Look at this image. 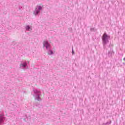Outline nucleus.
<instances>
[{
    "instance_id": "20e7f679",
    "label": "nucleus",
    "mask_w": 125,
    "mask_h": 125,
    "mask_svg": "<svg viewBox=\"0 0 125 125\" xmlns=\"http://www.w3.org/2000/svg\"><path fill=\"white\" fill-rule=\"evenodd\" d=\"M48 54H53V52L52 51H49Z\"/></svg>"
},
{
    "instance_id": "0eeeda50",
    "label": "nucleus",
    "mask_w": 125,
    "mask_h": 125,
    "mask_svg": "<svg viewBox=\"0 0 125 125\" xmlns=\"http://www.w3.org/2000/svg\"><path fill=\"white\" fill-rule=\"evenodd\" d=\"M72 53H73V54H74V51H72Z\"/></svg>"
},
{
    "instance_id": "7ed1b4c3",
    "label": "nucleus",
    "mask_w": 125,
    "mask_h": 125,
    "mask_svg": "<svg viewBox=\"0 0 125 125\" xmlns=\"http://www.w3.org/2000/svg\"><path fill=\"white\" fill-rule=\"evenodd\" d=\"M44 46H45L46 49H48L49 46H50V44L48 43V42L47 41H44L43 43Z\"/></svg>"
},
{
    "instance_id": "f03ea898",
    "label": "nucleus",
    "mask_w": 125,
    "mask_h": 125,
    "mask_svg": "<svg viewBox=\"0 0 125 125\" xmlns=\"http://www.w3.org/2000/svg\"><path fill=\"white\" fill-rule=\"evenodd\" d=\"M40 10H42V6H38L34 12V14L35 15H37L39 13Z\"/></svg>"
},
{
    "instance_id": "6e6552de",
    "label": "nucleus",
    "mask_w": 125,
    "mask_h": 125,
    "mask_svg": "<svg viewBox=\"0 0 125 125\" xmlns=\"http://www.w3.org/2000/svg\"><path fill=\"white\" fill-rule=\"evenodd\" d=\"M124 61H125V58L124 59Z\"/></svg>"
},
{
    "instance_id": "39448f33",
    "label": "nucleus",
    "mask_w": 125,
    "mask_h": 125,
    "mask_svg": "<svg viewBox=\"0 0 125 125\" xmlns=\"http://www.w3.org/2000/svg\"><path fill=\"white\" fill-rule=\"evenodd\" d=\"M26 30H30V26L29 25L26 26Z\"/></svg>"
},
{
    "instance_id": "423d86ee",
    "label": "nucleus",
    "mask_w": 125,
    "mask_h": 125,
    "mask_svg": "<svg viewBox=\"0 0 125 125\" xmlns=\"http://www.w3.org/2000/svg\"><path fill=\"white\" fill-rule=\"evenodd\" d=\"M27 64L26 63H24V64H22L23 67H26V65Z\"/></svg>"
},
{
    "instance_id": "f257e3e1",
    "label": "nucleus",
    "mask_w": 125,
    "mask_h": 125,
    "mask_svg": "<svg viewBox=\"0 0 125 125\" xmlns=\"http://www.w3.org/2000/svg\"><path fill=\"white\" fill-rule=\"evenodd\" d=\"M102 39L103 43L105 44L107 42H108V39H110V36L107 35L106 33H104Z\"/></svg>"
}]
</instances>
